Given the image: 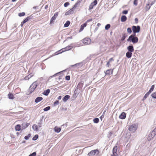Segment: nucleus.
<instances>
[{"label":"nucleus","instance_id":"obj_41","mask_svg":"<svg viewBox=\"0 0 156 156\" xmlns=\"http://www.w3.org/2000/svg\"><path fill=\"white\" fill-rule=\"evenodd\" d=\"M69 5V3L68 2H66L65 3L64 6L65 7H66Z\"/></svg>","mask_w":156,"mask_h":156},{"label":"nucleus","instance_id":"obj_51","mask_svg":"<svg viewBox=\"0 0 156 156\" xmlns=\"http://www.w3.org/2000/svg\"><path fill=\"white\" fill-rule=\"evenodd\" d=\"M113 61H114V59L113 58H111L109 59L108 61L111 62Z\"/></svg>","mask_w":156,"mask_h":156},{"label":"nucleus","instance_id":"obj_32","mask_svg":"<svg viewBox=\"0 0 156 156\" xmlns=\"http://www.w3.org/2000/svg\"><path fill=\"white\" fill-rule=\"evenodd\" d=\"M94 122L95 123H98L99 121V119L98 118H96L93 119Z\"/></svg>","mask_w":156,"mask_h":156},{"label":"nucleus","instance_id":"obj_59","mask_svg":"<svg viewBox=\"0 0 156 156\" xmlns=\"http://www.w3.org/2000/svg\"><path fill=\"white\" fill-rule=\"evenodd\" d=\"M17 90H20V89L19 88H18L16 89Z\"/></svg>","mask_w":156,"mask_h":156},{"label":"nucleus","instance_id":"obj_48","mask_svg":"<svg viewBox=\"0 0 156 156\" xmlns=\"http://www.w3.org/2000/svg\"><path fill=\"white\" fill-rule=\"evenodd\" d=\"M122 13L124 14H127L128 13V11L127 10H124L122 11Z\"/></svg>","mask_w":156,"mask_h":156},{"label":"nucleus","instance_id":"obj_3","mask_svg":"<svg viewBox=\"0 0 156 156\" xmlns=\"http://www.w3.org/2000/svg\"><path fill=\"white\" fill-rule=\"evenodd\" d=\"M38 85V83L37 81H35L31 85L29 90V91L31 93L33 92L37 87Z\"/></svg>","mask_w":156,"mask_h":156},{"label":"nucleus","instance_id":"obj_64","mask_svg":"<svg viewBox=\"0 0 156 156\" xmlns=\"http://www.w3.org/2000/svg\"><path fill=\"white\" fill-rule=\"evenodd\" d=\"M60 53H60V52H59V53L57 54V55H58V54Z\"/></svg>","mask_w":156,"mask_h":156},{"label":"nucleus","instance_id":"obj_63","mask_svg":"<svg viewBox=\"0 0 156 156\" xmlns=\"http://www.w3.org/2000/svg\"><path fill=\"white\" fill-rule=\"evenodd\" d=\"M60 53H60V52H59V53L57 54V55H58V54Z\"/></svg>","mask_w":156,"mask_h":156},{"label":"nucleus","instance_id":"obj_11","mask_svg":"<svg viewBox=\"0 0 156 156\" xmlns=\"http://www.w3.org/2000/svg\"><path fill=\"white\" fill-rule=\"evenodd\" d=\"M73 47V46H71V45L68 46L66 47H65V48L62 49L61 50H63L60 53H62V52H63L64 51L69 50L71 49Z\"/></svg>","mask_w":156,"mask_h":156},{"label":"nucleus","instance_id":"obj_5","mask_svg":"<svg viewBox=\"0 0 156 156\" xmlns=\"http://www.w3.org/2000/svg\"><path fill=\"white\" fill-rule=\"evenodd\" d=\"M156 134V128H155L152 132L149 134L147 139L148 140H151L155 136Z\"/></svg>","mask_w":156,"mask_h":156},{"label":"nucleus","instance_id":"obj_7","mask_svg":"<svg viewBox=\"0 0 156 156\" xmlns=\"http://www.w3.org/2000/svg\"><path fill=\"white\" fill-rule=\"evenodd\" d=\"M132 29L133 32L134 33V34H135L136 33H138L139 32L140 30V27L139 26L136 27L135 26H133L132 27Z\"/></svg>","mask_w":156,"mask_h":156},{"label":"nucleus","instance_id":"obj_30","mask_svg":"<svg viewBox=\"0 0 156 156\" xmlns=\"http://www.w3.org/2000/svg\"><path fill=\"white\" fill-rule=\"evenodd\" d=\"M32 128L33 129L36 131H37L38 129L37 126L36 124L32 126Z\"/></svg>","mask_w":156,"mask_h":156},{"label":"nucleus","instance_id":"obj_1","mask_svg":"<svg viewBox=\"0 0 156 156\" xmlns=\"http://www.w3.org/2000/svg\"><path fill=\"white\" fill-rule=\"evenodd\" d=\"M136 34H134V35H131L129 36L127 41L130 42H132L133 43H136L138 42V37L135 36Z\"/></svg>","mask_w":156,"mask_h":156},{"label":"nucleus","instance_id":"obj_50","mask_svg":"<svg viewBox=\"0 0 156 156\" xmlns=\"http://www.w3.org/2000/svg\"><path fill=\"white\" fill-rule=\"evenodd\" d=\"M126 37V36H125L124 35V36H122V39H121V40H122V41H124V40L125 39Z\"/></svg>","mask_w":156,"mask_h":156},{"label":"nucleus","instance_id":"obj_49","mask_svg":"<svg viewBox=\"0 0 156 156\" xmlns=\"http://www.w3.org/2000/svg\"><path fill=\"white\" fill-rule=\"evenodd\" d=\"M110 62L108 61L107 62L106 65L108 67H109L110 66Z\"/></svg>","mask_w":156,"mask_h":156},{"label":"nucleus","instance_id":"obj_39","mask_svg":"<svg viewBox=\"0 0 156 156\" xmlns=\"http://www.w3.org/2000/svg\"><path fill=\"white\" fill-rule=\"evenodd\" d=\"M30 134H29L28 136H25L24 137V139L26 140H28L29 138V137H30Z\"/></svg>","mask_w":156,"mask_h":156},{"label":"nucleus","instance_id":"obj_26","mask_svg":"<svg viewBox=\"0 0 156 156\" xmlns=\"http://www.w3.org/2000/svg\"><path fill=\"white\" fill-rule=\"evenodd\" d=\"M55 131L57 133H59L61 130V129L57 126L55 127L54 128Z\"/></svg>","mask_w":156,"mask_h":156},{"label":"nucleus","instance_id":"obj_28","mask_svg":"<svg viewBox=\"0 0 156 156\" xmlns=\"http://www.w3.org/2000/svg\"><path fill=\"white\" fill-rule=\"evenodd\" d=\"M31 19L30 16L27 17L23 21V23H25L26 22L28 21L30 19Z\"/></svg>","mask_w":156,"mask_h":156},{"label":"nucleus","instance_id":"obj_38","mask_svg":"<svg viewBox=\"0 0 156 156\" xmlns=\"http://www.w3.org/2000/svg\"><path fill=\"white\" fill-rule=\"evenodd\" d=\"M127 32L129 34H131L132 32L131 29L130 28H128L127 29Z\"/></svg>","mask_w":156,"mask_h":156},{"label":"nucleus","instance_id":"obj_25","mask_svg":"<svg viewBox=\"0 0 156 156\" xmlns=\"http://www.w3.org/2000/svg\"><path fill=\"white\" fill-rule=\"evenodd\" d=\"M70 98V96L69 95H66L63 99V100L64 101L66 102V101Z\"/></svg>","mask_w":156,"mask_h":156},{"label":"nucleus","instance_id":"obj_58","mask_svg":"<svg viewBox=\"0 0 156 156\" xmlns=\"http://www.w3.org/2000/svg\"><path fill=\"white\" fill-rule=\"evenodd\" d=\"M100 25H101V24H100V23H98V24H97V25H98V26H100Z\"/></svg>","mask_w":156,"mask_h":156},{"label":"nucleus","instance_id":"obj_21","mask_svg":"<svg viewBox=\"0 0 156 156\" xmlns=\"http://www.w3.org/2000/svg\"><path fill=\"white\" fill-rule=\"evenodd\" d=\"M150 94L151 93L149 91L147 92L144 96L143 99V100L144 101L145 100Z\"/></svg>","mask_w":156,"mask_h":156},{"label":"nucleus","instance_id":"obj_29","mask_svg":"<svg viewBox=\"0 0 156 156\" xmlns=\"http://www.w3.org/2000/svg\"><path fill=\"white\" fill-rule=\"evenodd\" d=\"M70 23L69 21H67L66 23L64 24V27H68L69 26Z\"/></svg>","mask_w":156,"mask_h":156},{"label":"nucleus","instance_id":"obj_22","mask_svg":"<svg viewBox=\"0 0 156 156\" xmlns=\"http://www.w3.org/2000/svg\"><path fill=\"white\" fill-rule=\"evenodd\" d=\"M15 129L16 131H20L21 129V126L19 124L15 126Z\"/></svg>","mask_w":156,"mask_h":156},{"label":"nucleus","instance_id":"obj_15","mask_svg":"<svg viewBox=\"0 0 156 156\" xmlns=\"http://www.w3.org/2000/svg\"><path fill=\"white\" fill-rule=\"evenodd\" d=\"M126 117V114L125 112H122L119 116V118L121 119H124Z\"/></svg>","mask_w":156,"mask_h":156},{"label":"nucleus","instance_id":"obj_34","mask_svg":"<svg viewBox=\"0 0 156 156\" xmlns=\"http://www.w3.org/2000/svg\"><path fill=\"white\" fill-rule=\"evenodd\" d=\"M151 96L153 98H156V92L153 93L151 94Z\"/></svg>","mask_w":156,"mask_h":156},{"label":"nucleus","instance_id":"obj_20","mask_svg":"<svg viewBox=\"0 0 156 156\" xmlns=\"http://www.w3.org/2000/svg\"><path fill=\"white\" fill-rule=\"evenodd\" d=\"M87 25L86 23H85L83 24L81 26L80 28V31H82L83 29Z\"/></svg>","mask_w":156,"mask_h":156},{"label":"nucleus","instance_id":"obj_4","mask_svg":"<svg viewBox=\"0 0 156 156\" xmlns=\"http://www.w3.org/2000/svg\"><path fill=\"white\" fill-rule=\"evenodd\" d=\"M137 127L138 126L136 124H133L129 126L128 129L131 133H133L136 130Z\"/></svg>","mask_w":156,"mask_h":156},{"label":"nucleus","instance_id":"obj_53","mask_svg":"<svg viewBox=\"0 0 156 156\" xmlns=\"http://www.w3.org/2000/svg\"><path fill=\"white\" fill-rule=\"evenodd\" d=\"M92 20V19H90L87 20V22H90Z\"/></svg>","mask_w":156,"mask_h":156},{"label":"nucleus","instance_id":"obj_55","mask_svg":"<svg viewBox=\"0 0 156 156\" xmlns=\"http://www.w3.org/2000/svg\"><path fill=\"white\" fill-rule=\"evenodd\" d=\"M22 128L23 129V128L25 126V125H24V124L23 123L22 125Z\"/></svg>","mask_w":156,"mask_h":156},{"label":"nucleus","instance_id":"obj_54","mask_svg":"<svg viewBox=\"0 0 156 156\" xmlns=\"http://www.w3.org/2000/svg\"><path fill=\"white\" fill-rule=\"evenodd\" d=\"M135 21L136 23H138V19L137 18H136L135 19Z\"/></svg>","mask_w":156,"mask_h":156},{"label":"nucleus","instance_id":"obj_14","mask_svg":"<svg viewBox=\"0 0 156 156\" xmlns=\"http://www.w3.org/2000/svg\"><path fill=\"white\" fill-rule=\"evenodd\" d=\"M127 49L129 51L133 52L134 51V49L133 45H129L127 47Z\"/></svg>","mask_w":156,"mask_h":156},{"label":"nucleus","instance_id":"obj_36","mask_svg":"<svg viewBox=\"0 0 156 156\" xmlns=\"http://www.w3.org/2000/svg\"><path fill=\"white\" fill-rule=\"evenodd\" d=\"M50 108V106H48L44 109V111H46L49 110Z\"/></svg>","mask_w":156,"mask_h":156},{"label":"nucleus","instance_id":"obj_47","mask_svg":"<svg viewBox=\"0 0 156 156\" xmlns=\"http://www.w3.org/2000/svg\"><path fill=\"white\" fill-rule=\"evenodd\" d=\"M59 103V102L58 101H56L54 102V105H55L58 104Z\"/></svg>","mask_w":156,"mask_h":156},{"label":"nucleus","instance_id":"obj_56","mask_svg":"<svg viewBox=\"0 0 156 156\" xmlns=\"http://www.w3.org/2000/svg\"><path fill=\"white\" fill-rule=\"evenodd\" d=\"M61 98H62V97H61V96H59L58 97V99H59V100H60V99H61Z\"/></svg>","mask_w":156,"mask_h":156},{"label":"nucleus","instance_id":"obj_18","mask_svg":"<svg viewBox=\"0 0 156 156\" xmlns=\"http://www.w3.org/2000/svg\"><path fill=\"white\" fill-rule=\"evenodd\" d=\"M8 98L11 99H13L14 98L13 95L10 92H9L8 95Z\"/></svg>","mask_w":156,"mask_h":156},{"label":"nucleus","instance_id":"obj_37","mask_svg":"<svg viewBox=\"0 0 156 156\" xmlns=\"http://www.w3.org/2000/svg\"><path fill=\"white\" fill-rule=\"evenodd\" d=\"M110 27V25L109 24H107L105 27V30H108Z\"/></svg>","mask_w":156,"mask_h":156},{"label":"nucleus","instance_id":"obj_44","mask_svg":"<svg viewBox=\"0 0 156 156\" xmlns=\"http://www.w3.org/2000/svg\"><path fill=\"white\" fill-rule=\"evenodd\" d=\"M66 79L67 80H69L70 79V76H66Z\"/></svg>","mask_w":156,"mask_h":156},{"label":"nucleus","instance_id":"obj_9","mask_svg":"<svg viewBox=\"0 0 156 156\" xmlns=\"http://www.w3.org/2000/svg\"><path fill=\"white\" fill-rule=\"evenodd\" d=\"M58 12H56L51 18L50 20V24H51L53 23L54 20L56 19V18L58 16Z\"/></svg>","mask_w":156,"mask_h":156},{"label":"nucleus","instance_id":"obj_16","mask_svg":"<svg viewBox=\"0 0 156 156\" xmlns=\"http://www.w3.org/2000/svg\"><path fill=\"white\" fill-rule=\"evenodd\" d=\"M34 75V74L33 73H31L29 75H28L25 78V79L26 80H28L31 77L33 76Z\"/></svg>","mask_w":156,"mask_h":156},{"label":"nucleus","instance_id":"obj_33","mask_svg":"<svg viewBox=\"0 0 156 156\" xmlns=\"http://www.w3.org/2000/svg\"><path fill=\"white\" fill-rule=\"evenodd\" d=\"M92 3H91L89 6V10H91L93 8L94 6Z\"/></svg>","mask_w":156,"mask_h":156},{"label":"nucleus","instance_id":"obj_46","mask_svg":"<svg viewBox=\"0 0 156 156\" xmlns=\"http://www.w3.org/2000/svg\"><path fill=\"white\" fill-rule=\"evenodd\" d=\"M138 2L137 0H134L133 2V4L135 5H137Z\"/></svg>","mask_w":156,"mask_h":156},{"label":"nucleus","instance_id":"obj_57","mask_svg":"<svg viewBox=\"0 0 156 156\" xmlns=\"http://www.w3.org/2000/svg\"><path fill=\"white\" fill-rule=\"evenodd\" d=\"M24 23H23V22H22L21 23V27H22L23 26V24Z\"/></svg>","mask_w":156,"mask_h":156},{"label":"nucleus","instance_id":"obj_23","mask_svg":"<svg viewBox=\"0 0 156 156\" xmlns=\"http://www.w3.org/2000/svg\"><path fill=\"white\" fill-rule=\"evenodd\" d=\"M83 85V81H81L77 85V87L79 88H81Z\"/></svg>","mask_w":156,"mask_h":156},{"label":"nucleus","instance_id":"obj_12","mask_svg":"<svg viewBox=\"0 0 156 156\" xmlns=\"http://www.w3.org/2000/svg\"><path fill=\"white\" fill-rule=\"evenodd\" d=\"M117 146H115L113 149L112 151L113 154L114 156H117L118 154L117 153Z\"/></svg>","mask_w":156,"mask_h":156},{"label":"nucleus","instance_id":"obj_31","mask_svg":"<svg viewBox=\"0 0 156 156\" xmlns=\"http://www.w3.org/2000/svg\"><path fill=\"white\" fill-rule=\"evenodd\" d=\"M154 88V85H152L151 86V88L148 91L151 93V92L153 91Z\"/></svg>","mask_w":156,"mask_h":156},{"label":"nucleus","instance_id":"obj_24","mask_svg":"<svg viewBox=\"0 0 156 156\" xmlns=\"http://www.w3.org/2000/svg\"><path fill=\"white\" fill-rule=\"evenodd\" d=\"M127 20V17L125 16H122L121 19V20L122 22H125Z\"/></svg>","mask_w":156,"mask_h":156},{"label":"nucleus","instance_id":"obj_61","mask_svg":"<svg viewBox=\"0 0 156 156\" xmlns=\"http://www.w3.org/2000/svg\"><path fill=\"white\" fill-rule=\"evenodd\" d=\"M69 38L71 39L72 38V37H69Z\"/></svg>","mask_w":156,"mask_h":156},{"label":"nucleus","instance_id":"obj_62","mask_svg":"<svg viewBox=\"0 0 156 156\" xmlns=\"http://www.w3.org/2000/svg\"><path fill=\"white\" fill-rule=\"evenodd\" d=\"M47 7H48V6L46 5L45 6V8L46 9L47 8Z\"/></svg>","mask_w":156,"mask_h":156},{"label":"nucleus","instance_id":"obj_40","mask_svg":"<svg viewBox=\"0 0 156 156\" xmlns=\"http://www.w3.org/2000/svg\"><path fill=\"white\" fill-rule=\"evenodd\" d=\"M94 5H95L97 3V1L96 0H95L93 2L91 3Z\"/></svg>","mask_w":156,"mask_h":156},{"label":"nucleus","instance_id":"obj_42","mask_svg":"<svg viewBox=\"0 0 156 156\" xmlns=\"http://www.w3.org/2000/svg\"><path fill=\"white\" fill-rule=\"evenodd\" d=\"M38 137V136L37 135H36L33 138V140H36Z\"/></svg>","mask_w":156,"mask_h":156},{"label":"nucleus","instance_id":"obj_45","mask_svg":"<svg viewBox=\"0 0 156 156\" xmlns=\"http://www.w3.org/2000/svg\"><path fill=\"white\" fill-rule=\"evenodd\" d=\"M24 124V125H25V126L23 128V129H25L26 128H27L29 125V123H23Z\"/></svg>","mask_w":156,"mask_h":156},{"label":"nucleus","instance_id":"obj_6","mask_svg":"<svg viewBox=\"0 0 156 156\" xmlns=\"http://www.w3.org/2000/svg\"><path fill=\"white\" fill-rule=\"evenodd\" d=\"M99 153V151L97 150H94L91 151L88 154L89 156H94L96 154H98Z\"/></svg>","mask_w":156,"mask_h":156},{"label":"nucleus","instance_id":"obj_35","mask_svg":"<svg viewBox=\"0 0 156 156\" xmlns=\"http://www.w3.org/2000/svg\"><path fill=\"white\" fill-rule=\"evenodd\" d=\"M25 13L24 12H22V13H19L18 14V16L20 17L22 16H25Z\"/></svg>","mask_w":156,"mask_h":156},{"label":"nucleus","instance_id":"obj_43","mask_svg":"<svg viewBox=\"0 0 156 156\" xmlns=\"http://www.w3.org/2000/svg\"><path fill=\"white\" fill-rule=\"evenodd\" d=\"M36 153L35 152H34L29 155V156H35L36 155Z\"/></svg>","mask_w":156,"mask_h":156},{"label":"nucleus","instance_id":"obj_13","mask_svg":"<svg viewBox=\"0 0 156 156\" xmlns=\"http://www.w3.org/2000/svg\"><path fill=\"white\" fill-rule=\"evenodd\" d=\"M113 73V69H109L107 70L105 73L106 75H109L110 74H112Z\"/></svg>","mask_w":156,"mask_h":156},{"label":"nucleus","instance_id":"obj_19","mask_svg":"<svg viewBox=\"0 0 156 156\" xmlns=\"http://www.w3.org/2000/svg\"><path fill=\"white\" fill-rule=\"evenodd\" d=\"M43 100V98L41 97H39L37 98L35 100L36 103H38Z\"/></svg>","mask_w":156,"mask_h":156},{"label":"nucleus","instance_id":"obj_10","mask_svg":"<svg viewBox=\"0 0 156 156\" xmlns=\"http://www.w3.org/2000/svg\"><path fill=\"white\" fill-rule=\"evenodd\" d=\"M154 4V2H151V3L147 4L146 6L145 7V9L146 11H147L149 10V9H150L151 6Z\"/></svg>","mask_w":156,"mask_h":156},{"label":"nucleus","instance_id":"obj_2","mask_svg":"<svg viewBox=\"0 0 156 156\" xmlns=\"http://www.w3.org/2000/svg\"><path fill=\"white\" fill-rule=\"evenodd\" d=\"M80 2H77L74 5L72 9H70L68 11L66 12L65 13V15H68L70 14H73L74 13V9L76 8V7L77 6V5L80 4Z\"/></svg>","mask_w":156,"mask_h":156},{"label":"nucleus","instance_id":"obj_60","mask_svg":"<svg viewBox=\"0 0 156 156\" xmlns=\"http://www.w3.org/2000/svg\"><path fill=\"white\" fill-rule=\"evenodd\" d=\"M12 0V2H14L16 1V0Z\"/></svg>","mask_w":156,"mask_h":156},{"label":"nucleus","instance_id":"obj_27","mask_svg":"<svg viewBox=\"0 0 156 156\" xmlns=\"http://www.w3.org/2000/svg\"><path fill=\"white\" fill-rule=\"evenodd\" d=\"M50 92V90L49 89H47V90H45L44 93H43V94L45 95H48L49 94V93Z\"/></svg>","mask_w":156,"mask_h":156},{"label":"nucleus","instance_id":"obj_52","mask_svg":"<svg viewBox=\"0 0 156 156\" xmlns=\"http://www.w3.org/2000/svg\"><path fill=\"white\" fill-rule=\"evenodd\" d=\"M105 111H104V112L103 114V115L101 116L100 117L101 118H104V113H105Z\"/></svg>","mask_w":156,"mask_h":156},{"label":"nucleus","instance_id":"obj_17","mask_svg":"<svg viewBox=\"0 0 156 156\" xmlns=\"http://www.w3.org/2000/svg\"><path fill=\"white\" fill-rule=\"evenodd\" d=\"M132 55V52L130 51H127L126 53V56L128 58H131Z\"/></svg>","mask_w":156,"mask_h":156},{"label":"nucleus","instance_id":"obj_8","mask_svg":"<svg viewBox=\"0 0 156 156\" xmlns=\"http://www.w3.org/2000/svg\"><path fill=\"white\" fill-rule=\"evenodd\" d=\"M83 43L85 45L90 44L91 42V40L89 38H85L83 40Z\"/></svg>","mask_w":156,"mask_h":156}]
</instances>
